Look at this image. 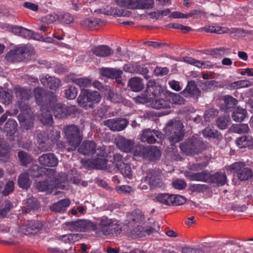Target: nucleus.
Masks as SVG:
<instances>
[{"label": "nucleus", "instance_id": "obj_60", "mask_svg": "<svg viewBox=\"0 0 253 253\" xmlns=\"http://www.w3.org/2000/svg\"><path fill=\"white\" fill-rule=\"evenodd\" d=\"M8 147L4 140L0 137V156H4L8 152Z\"/></svg>", "mask_w": 253, "mask_h": 253}, {"label": "nucleus", "instance_id": "obj_57", "mask_svg": "<svg viewBox=\"0 0 253 253\" xmlns=\"http://www.w3.org/2000/svg\"><path fill=\"white\" fill-rule=\"evenodd\" d=\"M14 182L12 181H8L3 190V194L5 196L8 195L9 193L12 192L14 190Z\"/></svg>", "mask_w": 253, "mask_h": 253}, {"label": "nucleus", "instance_id": "obj_29", "mask_svg": "<svg viewBox=\"0 0 253 253\" xmlns=\"http://www.w3.org/2000/svg\"><path fill=\"white\" fill-rule=\"evenodd\" d=\"M92 51L95 55L100 57L108 56L113 53L112 49L105 45L95 47L92 49Z\"/></svg>", "mask_w": 253, "mask_h": 253}, {"label": "nucleus", "instance_id": "obj_63", "mask_svg": "<svg viewBox=\"0 0 253 253\" xmlns=\"http://www.w3.org/2000/svg\"><path fill=\"white\" fill-rule=\"evenodd\" d=\"M228 124V120L224 118H219L217 121V125L218 127L221 129H225Z\"/></svg>", "mask_w": 253, "mask_h": 253}, {"label": "nucleus", "instance_id": "obj_47", "mask_svg": "<svg viewBox=\"0 0 253 253\" xmlns=\"http://www.w3.org/2000/svg\"><path fill=\"white\" fill-rule=\"evenodd\" d=\"M42 227V224L39 221H31L29 224L26 225V230L28 233H32L36 231V230H39Z\"/></svg>", "mask_w": 253, "mask_h": 253}, {"label": "nucleus", "instance_id": "obj_10", "mask_svg": "<svg viewBox=\"0 0 253 253\" xmlns=\"http://www.w3.org/2000/svg\"><path fill=\"white\" fill-rule=\"evenodd\" d=\"M33 49L31 47L21 46L10 50L6 55V59L9 62H19L28 58Z\"/></svg>", "mask_w": 253, "mask_h": 253}, {"label": "nucleus", "instance_id": "obj_55", "mask_svg": "<svg viewBox=\"0 0 253 253\" xmlns=\"http://www.w3.org/2000/svg\"><path fill=\"white\" fill-rule=\"evenodd\" d=\"M252 85L251 82L248 80H240L235 82L232 84V85L234 87L242 88V87H247L250 86Z\"/></svg>", "mask_w": 253, "mask_h": 253}, {"label": "nucleus", "instance_id": "obj_18", "mask_svg": "<svg viewBox=\"0 0 253 253\" xmlns=\"http://www.w3.org/2000/svg\"><path fill=\"white\" fill-rule=\"evenodd\" d=\"M113 221L107 216H102L100 218V223L97 229L95 230L97 233H102L104 235H108L113 233L112 227Z\"/></svg>", "mask_w": 253, "mask_h": 253}, {"label": "nucleus", "instance_id": "obj_34", "mask_svg": "<svg viewBox=\"0 0 253 253\" xmlns=\"http://www.w3.org/2000/svg\"><path fill=\"white\" fill-rule=\"evenodd\" d=\"M37 142L39 145V148L42 151H47L50 148V144L49 145V140L45 136V133H40L37 136Z\"/></svg>", "mask_w": 253, "mask_h": 253}, {"label": "nucleus", "instance_id": "obj_20", "mask_svg": "<svg viewBox=\"0 0 253 253\" xmlns=\"http://www.w3.org/2000/svg\"><path fill=\"white\" fill-rule=\"evenodd\" d=\"M134 142L133 140L128 139L123 136H119L116 139V145L122 151L129 152L133 148Z\"/></svg>", "mask_w": 253, "mask_h": 253}, {"label": "nucleus", "instance_id": "obj_6", "mask_svg": "<svg viewBox=\"0 0 253 253\" xmlns=\"http://www.w3.org/2000/svg\"><path fill=\"white\" fill-rule=\"evenodd\" d=\"M34 92L37 103L41 105V115L39 116L41 121L44 125H51L53 123L52 115L48 110L47 106L44 104H42L45 97L43 89L41 87L35 88Z\"/></svg>", "mask_w": 253, "mask_h": 253}, {"label": "nucleus", "instance_id": "obj_48", "mask_svg": "<svg viewBox=\"0 0 253 253\" xmlns=\"http://www.w3.org/2000/svg\"><path fill=\"white\" fill-rule=\"evenodd\" d=\"M42 169H39V167L38 165H34L28 170V172L31 177H38L42 175Z\"/></svg>", "mask_w": 253, "mask_h": 253}, {"label": "nucleus", "instance_id": "obj_2", "mask_svg": "<svg viewBox=\"0 0 253 253\" xmlns=\"http://www.w3.org/2000/svg\"><path fill=\"white\" fill-rule=\"evenodd\" d=\"M73 82L79 85L82 90L77 99L78 103L80 107L85 109H91L95 104L100 101L101 96L98 92L84 89L85 88L91 86V83L89 79L81 78L74 79Z\"/></svg>", "mask_w": 253, "mask_h": 253}, {"label": "nucleus", "instance_id": "obj_39", "mask_svg": "<svg viewBox=\"0 0 253 253\" xmlns=\"http://www.w3.org/2000/svg\"><path fill=\"white\" fill-rule=\"evenodd\" d=\"M146 158L151 161H155L161 156L160 150L156 147H148Z\"/></svg>", "mask_w": 253, "mask_h": 253}, {"label": "nucleus", "instance_id": "obj_1", "mask_svg": "<svg viewBox=\"0 0 253 253\" xmlns=\"http://www.w3.org/2000/svg\"><path fill=\"white\" fill-rule=\"evenodd\" d=\"M157 96H165L168 102L170 103V107L172 104L182 105L185 102V100L179 94L168 91L152 81L148 83L146 90L141 95L134 98V100L136 103L143 104L151 101Z\"/></svg>", "mask_w": 253, "mask_h": 253}, {"label": "nucleus", "instance_id": "obj_61", "mask_svg": "<svg viewBox=\"0 0 253 253\" xmlns=\"http://www.w3.org/2000/svg\"><path fill=\"white\" fill-rule=\"evenodd\" d=\"M216 111L214 109L207 111L204 114L205 120L207 121H211L216 115Z\"/></svg>", "mask_w": 253, "mask_h": 253}, {"label": "nucleus", "instance_id": "obj_50", "mask_svg": "<svg viewBox=\"0 0 253 253\" xmlns=\"http://www.w3.org/2000/svg\"><path fill=\"white\" fill-rule=\"evenodd\" d=\"M148 147H144L142 145H139L135 147L134 150V155L136 156L146 157Z\"/></svg>", "mask_w": 253, "mask_h": 253}, {"label": "nucleus", "instance_id": "obj_43", "mask_svg": "<svg viewBox=\"0 0 253 253\" xmlns=\"http://www.w3.org/2000/svg\"><path fill=\"white\" fill-rule=\"evenodd\" d=\"M231 130L235 133H246L249 132L250 128L248 125L241 124L233 125L231 127Z\"/></svg>", "mask_w": 253, "mask_h": 253}, {"label": "nucleus", "instance_id": "obj_53", "mask_svg": "<svg viewBox=\"0 0 253 253\" xmlns=\"http://www.w3.org/2000/svg\"><path fill=\"white\" fill-rule=\"evenodd\" d=\"M172 205H181L184 204L186 202V199L184 196L179 195L172 194Z\"/></svg>", "mask_w": 253, "mask_h": 253}, {"label": "nucleus", "instance_id": "obj_3", "mask_svg": "<svg viewBox=\"0 0 253 253\" xmlns=\"http://www.w3.org/2000/svg\"><path fill=\"white\" fill-rule=\"evenodd\" d=\"M30 90L22 87L15 89V94L18 101V105L21 113L18 116V120L22 127L29 129L33 126L34 117L31 109L25 102L29 98Z\"/></svg>", "mask_w": 253, "mask_h": 253}, {"label": "nucleus", "instance_id": "obj_16", "mask_svg": "<svg viewBox=\"0 0 253 253\" xmlns=\"http://www.w3.org/2000/svg\"><path fill=\"white\" fill-rule=\"evenodd\" d=\"M162 138V134L159 131L146 129L142 132L141 140L148 143H159L161 141Z\"/></svg>", "mask_w": 253, "mask_h": 253}, {"label": "nucleus", "instance_id": "obj_40", "mask_svg": "<svg viewBox=\"0 0 253 253\" xmlns=\"http://www.w3.org/2000/svg\"><path fill=\"white\" fill-rule=\"evenodd\" d=\"M226 180V176L224 173L217 172L213 175H211V183L223 185L225 184Z\"/></svg>", "mask_w": 253, "mask_h": 253}, {"label": "nucleus", "instance_id": "obj_36", "mask_svg": "<svg viewBox=\"0 0 253 253\" xmlns=\"http://www.w3.org/2000/svg\"><path fill=\"white\" fill-rule=\"evenodd\" d=\"M82 237V235L80 234H68L61 236L58 239L65 244H72L79 241Z\"/></svg>", "mask_w": 253, "mask_h": 253}, {"label": "nucleus", "instance_id": "obj_28", "mask_svg": "<svg viewBox=\"0 0 253 253\" xmlns=\"http://www.w3.org/2000/svg\"><path fill=\"white\" fill-rule=\"evenodd\" d=\"M192 180L211 182V174L207 170L201 172L191 173L189 175Z\"/></svg>", "mask_w": 253, "mask_h": 253}, {"label": "nucleus", "instance_id": "obj_52", "mask_svg": "<svg viewBox=\"0 0 253 253\" xmlns=\"http://www.w3.org/2000/svg\"><path fill=\"white\" fill-rule=\"evenodd\" d=\"M139 65L137 63L127 64L124 66V70L125 72L131 73H136L138 70Z\"/></svg>", "mask_w": 253, "mask_h": 253}, {"label": "nucleus", "instance_id": "obj_21", "mask_svg": "<svg viewBox=\"0 0 253 253\" xmlns=\"http://www.w3.org/2000/svg\"><path fill=\"white\" fill-rule=\"evenodd\" d=\"M40 163L43 166L53 167L57 165L58 160L53 154H43L39 158Z\"/></svg>", "mask_w": 253, "mask_h": 253}, {"label": "nucleus", "instance_id": "obj_15", "mask_svg": "<svg viewBox=\"0 0 253 253\" xmlns=\"http://www.w3.org/2000/svg\"><path fill=\"white\" fill-rule=\"evenodd\" d=\"M160 170H149L144 178V181L147 183H149V185L152 187H160L163 185Z\"/></svg>", "mask_w": 253, "mask_h": 253}, {"label": "nucleus", "instance_id": "obj_45", "mask_svg": "<svg viewBox=\"0 0 253 253\" xmlns=\"http://www.w3.org/2000/svg\"><path fill=\"white\" fill-rule=\"evenodd\" d=\"M4 130L10 135L14 133L16 130V123L13 120H8L4 125Z\"/></svg>", "mask_w": 253, "mask_h": 253}, {"label": "nucleus", "instance_id": "obj_31", "mask_svg": "<svg viewBox=\"0 0 253 253\" xmlns=\"http://www.w3.org/2000/svg\"><path fill=\"white\" fill-rule=\"evenodd\" d=\"M30 174L28 171L20 174L18 177V185L23 189H28L31 185L32 181L29 178Z\"/></svg>", "mask_w": 253, "mask_h": 253}, {"label": "nucleus", "instance_id": "obj_7", "mask_svg": "<svg viewBox=\"0 0 253 253\" xmlns=\"http://www.w3.org/2000/svg\"><path fill=\"white\" fill-rule=\"evenodd\" d=\"M183 124L180 121H171L166 126L165 133L171 144L181 141L184 136Z\"/></svg>", "mask_w": 253, "mask_h": 253}, {"label": "nucleus", "instance_id": "obj_62", "mask_svg": "<svg viewBox=\"0 0 253 253\" xmlns=\"http://www.w3.org/2000/svg\"><path fill=\"white\" fill-rule=\"evenodd\" d=\"M109 97L110 100L114 103H119L122 101V97L121 95L114 93L113 92H110L109 94Z\"/></svg>", "mask_w": 253, "mask_h": 253}, {"label": "nucleus", "instance_id": "obj_56", "mask_svg": "<svg viewBox=\"0 0 253 253\" xmlns=\"http://www.w3.org/2000/svg\"><path fill=\"white\" fill-rule=\"evenodd\" d=\"M132 0H115L117 5L120 7L132 9Z\"/></svg>", "mask_w": 253, "mask_h": 253}, {"label": "nucleus", "instance_id": "obj_8", "mask_svg": "<svg viewBox=\"0 0 253 253\" xmlns=\"http://www.w3.org/2000/svg\"><path fill=\"white\" fill-rule=\"evenodd\" d=\"M112 167H109L108 170L111 171L119 170L121 173L125 177L131 179L132 176V171L130 166L124 162L121 155L116 154L114 155V162Z\"/></svg>", "mask_w": 253, "mask_h": 253}, {"label": "nucleus", "instance_id": "obj_5", "mask_svg": "<svg viewBox=\"0 0 253 253\" xmlns=\"http://www.w3.org/2000/svg\"><path fill=\"white\" fill-rule=\"evenodd\" d=\"M180 148L184 154L194 155L202 153L206 149V146L197 135H194L181 143Z\"/></svg>", "mask_w": 253, "mask_h": 253}, {"label": "nucleus", "instance_id": "obj_46", "mask_svg": "<svg viewBox=\"0 0 253 253\" xmlns=\"http://www.w3.org/2000/svg\"><path fill=\"white\" fill-rule=\"evenodd\" d=\"M18 156L19 160L22 165L26 166L28 164L30 163L32 161V158L24 151H19Z\"/></svg>", "mask_w": 253, "mask_h": 253}, {"label": "nucleus", "instance_id": "obj_33", "mask_svg": "<svg viewBox=\"0 0 253 253\" xmlns=\"http://www.w3.org/2000/svg\"><path fill=\"white\" fill-rule=\"evenodd\" d=\"M128 86L133 91L138 92L144 87L142 80L138 77L131 78L128 81Z\"/></svg>", "mask_w": 253, "mask_h": 253}, {"label": "nucleus", "instance_id": "obj_51", "mask_svg": "<svg viewBox=\"0 0 253 253\" xmlns=\"http://www.w3.org/2000/svg\"><path fill=\"white\" fill-rule=\"evenodd\" d=\"M65 96L69 99H75L78 94L77 88L75 86H71L65 91Z\"/></svg>", "mask_w": 253, "mask_h": 253}, {"label": "nucleus", "instance_id": "obj_49", "mask_svg": "<svg viewBox=\"0 0 253 253\" xmlns=\"http://www.w3.org/2000/svg\"><path fill=\"white\" fill-rule=\"evenodd\" d=\"M58 21L63 24H69L74 21V17L69 13L59 14Z\"/></svg>", "mask_w": 253, "mask_h": 253}, {"label": "nucleus", "instance_id": "obj_24", "mask_svg": "<svg viewBox=\"0 0 253 253\" xmlns=\"http://www.w3.org/2000/svg\"><path fill=\"white\" fill-rule=\"evenodd\" d=\"M107 155V153L106 152V155L104 157L97 155L98 157V158L92 159L90 161L91 167L96 169H108L109 167L110 166L107 164V161L105 159Z\"/></svg>", "mask_w": 253, "mask_h": 253}, {"label": "nucleus", "instance_id": "obj_4", "mask_svg": "<svg viewBox=\"0 0 253 253\" xmlns=\"http://www.w3.org/2000/svg\"><path fill=\"white\" fill-rule=\"evenodd\" d=\"M67 180V175L65 173H61L58 175L57 178L54 176H49L47 180L38 182L36 186L39 191L51 193L53 189L56 188L64 189V185L62 183H65Z\"/></svg>", "mask_w": 253, "mask_h": 253}, {"label": "nucleus", "instance_id": "obj_17", "mask_svg": "<svg viewBox=\"0 0 253 253\" xmlns=\"http://www.w3.org/2000/svg\"><path fill=\"white\" fill-rule=\"evenodd\" d=\"M128 123V121L124 118L109 119L104 122L105 125L109 127L111 130L117 131L124 129Z\"/></svg>", "mask_w": 253, "mask_h": 253}, {"label": "nucleus", "instance_id": "obj_22", "mask_svg": "<svg viewBox=\"0 0 253 253\" xmlns=\"http://www.w3.org/2000/svg\"><path fill=\"white\" fill-rule=\"evenodd\" d=\"M182 61L186 63L193 65L196 67L203 69H210L212 67L213 64L209 61H202L196 60L191 57H184Z\"/></svg>", "mask_w": 253, "mask_h": 253}, {"label": "nucleus", "instance_id": "obj_13", "mask_svg": "<svg viewBox=\"0 0 253 253\" xmlns=\"http://www.w3.org/2000/svg\"><path fill=\"white\" fill-rule=\"evenodd\" d=\"M56 98L49 102V106L54 116L58 118H63L68 115H70L73 110V106H67L61 103H56Z\"/></svg>", "mask_w": 253, "mask_h": 253}, {"label": "nucleus", "instance_id": "obj_23", "mask_svg": "<svg viewBox=\"0 0 253 253\" xmlns=\"http://www.w3.org/2000/svg\"><path fill=\"white\" fill-rule=\"evenodd\" d=\"M185 97H198L200 95V91L198 88L195 82L193 81L188 82L185 89L181 92Z\"/></svg>", "mask_w": 253, "mask_h": 253}, {"label": "nucleus", "instance_id": "obj_9", "mask_svg": "<svg viewBox=\"0 0 253 253\" xmlns=\"http://www.w3.org/2000/svg\"><path fill=\"white\" fill-rule=\"evenodd\" d=\"M65 132L67 141L71 146L68 148V151L76 150L82 140L79 128L75 126H70L66 128Z\"/></svg>", "mask_w": 253, "mask_h": 253}, {"label": "nucleus", "instance_id": "obj_38", "mask_svg": "<svg viewBox=\"0 0 253 253\" xmlns=\"http://www.w3.org/2000/svg\"><path fill=\"white\" fill-rule=\"evenodd\" d=\"M246 116V110L239 107H237L233 112L232 117L236 122H241L244 120Z\"/></svg>", "mask_w": 253, "mask_h": 253}, {"label": "nucleus", "instance_id": "obj_37", "mask_svg": "<svg viewBox=\"0 0 253 253\" xmlns=\"http://www.w3.org/2000/svg\"><path fill=\"white\" fill-rule=\"evenodd\" d=\"M223 103L221 109L224 111L233 107L237 103V100L230 95H225L223 97Z\"/></svg>", "mask_w": 253, "mask_h": 253}, {"label": "nucleus", "instance_id": "obj_19", "mask_svg": "<svg viewBox=\"0 0 253 253\" xmlns=\"http://www.w3.org/2000/svg\"><path fill=\"white\" fill-rule=\"evenodd\" d=\"M131 226L132 227L130 229V234L132 237L134 238L145 236L146 235H149L156 231V230L151 227L144 229L140 225H131Z\"/></svg>", "mask_w": 253, "mask_h": 253}, {"label": "nucleus", "instance_id": "obj_35", "mask_svg": "<svg viewBox=\"0 0 253 253\" xmlns=\"http://www.w3.org/2000/svg\"><path fill=\"white\" fill-rule=\"evenodd\" d=\"M126 218L128 224L131 225L133 222L137 223L142 221L144 219V217L139 210H136L128 213L127 215Z\"/></svg>", "mask_w": 253, "mask_h": 253}, {"label": "nucleus", "instance_id": "obj_32", "mask_svg": "<svg viewBox=\"0 0 253 253\" xmlns=\"http://www.w3.org/2000/svg\"><path fill=\"white\" fill-rule=\"evenodd\" d=\"M70 202L68 199L61 200L58 202L53 204L50 207V209L55 212H64L70 205Z\"/></svg>", "mask_w": 253, "mask_h": 253}, {"label": "nucleus", "instance_id": "obj_27", "mask_svg": "<svg viewBox=\"0 0 253 253\" xmlns=\"http://www.w3.org/2000/svg\"><path fill=\"white\" fill-rule=\"evenodd\" d=\"M41 81L44 86H48L51 89H55L58 88L60 85V80L55 77H50L46 75L42 77Z\"/></svg>", "mask_w": 253, "mask_h": 253}, {"label": "nucleus", "instance_id": "obj_14", "mask_svg": "<svg viewBox=\"0 0 253 253\" xmlns=\"http://www.w3.org/2000/svg\"><path fill=\"white\" fill-rule=\"evenodd\" d=\"M69 229L70 230L75 232L95 231L97 229V226L93 222L89 220H80L71 222L69 224Z\"/></svg>", "mask_w": 253, "mask_h": 253}, {"label": "nucleus", "instance_id": "obj_64", "mask_svg": "<svg viewBox=\"0 0 253 253\" xmlns=\"http://www.w3.org/2000/svg\"><path fill=\"white\" fill-rule=\"evenodd\" d=\"M33 32L30 30L23 28L20 36L26 39H30L33 37Z\"/></svg>", "mask_w": 253, "mask_h": 253}, {"label": "nucleus", "instance_id": "obj_41", "mask_svg": "<svg viewBox=\"0 0 253 253\" xmlns=\"http://www.w3.org/2000/svg\"><path fill=\"white\" fill-rule=\"evenodd\" d=\"M123 72L120 70H116L113 69H105L103 70V74L110 78H116L118 82H120V78L122 75Z\"/></svg>", "mask_w": 253, "mask_h": 253}, {"label": "nucleus", "instance_id": "obj_11", "mask_svg": "<svg viewBox=\"0 0 253 253\" xmlns=\"http://www.w3.org/2000/svg\"><path fill=\"white\" fill-rule=\"evenodd\" d=\"M79 151L84 155H90L94 153L96 155L104 157L106 155V147L105 146H97L93 141H85L83 142L79 148Z\"/></svg>", "mask_w": 253, "mask_h": 253}, {"label": "nucleus", "instance_id": "obj_54", "mask_svg": "<svg viewBox=\"0 0 253 253\" xmlns=\"http://www.w3.org/2000/svg\"><path fill=\"white\" fill-rule=\"evenodd\" d=\"M203 133L204 136L207 137L215 138L218 136L217 131L210 127H206L203 130Z\"/></svg>", "mask_w": 253, "mask_h": 253}, {"label": "nucleus", "instance_id": "obj_26", "mask_svg": "<svg viewBox=\"0 0 253 253\" xmlns=\"http://www.w3.org/2000/svg\"><path fill=\"white\" fill-rule=\"evenodd\" d=\"M159 97H161V96H157L154 97L152 99V100L150 101L146 102H151V106L152 108L156 109H165V108H170V103L168 102V100L163 99L162 98L158 99Z\"/></svg>", "mask_w": 253, "mask_h": 253}, {"label": "nucleus", "instance_id": "obj_44", "mask_svg": "<svg viewBox=\"0 0 253 253\" xmlns=\"http://www.w3.org/2000/svg\"><path fill=\"white\" fill-rule=\"evenodd\" d=\"M172 194H160L156 196L158 202L167 205H170L172 203Z\"/></svg>", "mask_w": 253, "mask_h": 253}, {"label": "nucleus", "instance_id": "obj_58", "mask_svg": "<svg viewBox=\"0 0 253 253\" xmlns=\"http://www.w3.org/2000/svg\"><path fill=\"white\" fill-rule=\"evenodd\" d=\"M59 19V15L55 13L48 14L43 18V20L47 23H52Z\"/></svg>", "mask_w": 253, "mask_h": 253}, {"label": "nucleus", "instance_id": "obj_59", "mask_svg": "<svg viewBox=\"0 0 253 253\" xmlns=\"http://www.w3.org/2000/svg\"><path fill=\"white\" fill-rule=\"evenodd\" d=\"M217 83L214 80L206 81L203 84L202 89L205 90H211L216 86Z\"/></svg>", "mask_w": 253, "mask_h": 253}, {"label": "nucleus", "instance_id": "obj_12", "mask_svg": "<svg viewBox=\"0 0 253 253\" xmlns=\"http://www.w3.org/2000/svg\"><path fill=\"white\" fill-rule=\"evenodd\" d=\"M230 169L232 172L236 174L238 179L241 181L248 180L253 176V173L251 169L246 167L243 162H236L230 166Z\"/></svg>", "mask_w": 253, "mask_h": 253}, {"label": "nucleus", "instance_id": "obj_42", "mask_svg": "<svg viewBox=\"0 0 253 253\" xmlns=\"http://www.w3.org/2000/svg\"><path fill=\"white\" fill-rule=\"evenodd\" d=\"M12 95L10 92L5 90L3 88H0V102L5 104L8 105L12 101Z\"/></svg>", "mask_w": 253, "mask_h": 253}, {"label": "nucleus", "instance_id": "obj_25", "mask_svg": "<svg viewBox=\"0 0 253 253\" xmlns=\"http://www.w3.org/2000/svg\"><path fill=\"white\" fill-rule=\"evenodd\" d=\"M132 9H147L152 8L154 0H132Z\"/></svg>", "mask_w": 253, "mask_h": 253}, {"label": "nucleus", "instance_id": "obj_30", "mask_svg": "<svg viewBox=\"0 0 253 253\" xmlns=\"http://www.w3.org/2000/svg\"><path fill=\"white\" fill-rule=\"evenodd\" d=\"M235 142L239 148H245L253 145V139L250 135H244L237 138Z\"/></svg>", "mask_w": 253, "mask_h": 253}]
</instances>
